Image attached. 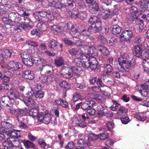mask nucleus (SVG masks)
<instances>
[{
	"instance_id": "f257e3e1",
	"label": "nucleus",
	"mask_w": 149,
	"mask_h": 149,
	"mask_svg": "<svg viewBox=\"0 0 149 149\" xmlns=\"http://www.w3.org/2000/svg\"><path fill=\"white\" fill-rule=\"evenodd\" d=\"M121 57L118 58V62L122 69L127 71H129V68L134 65L136 64L135 59L132 57H129L128 54L123 52H121Z\"/></svg>"
},
{
	"instance_id": "f03ea898",
	"label": "nucleus",
	"mask_w": 149,
	"mask_h": 149,
	"mask_svg": "<svg viewBox=\"0 0 149 149\" xmlns=\"http://www.w3.org/2000/svg\"><path fill=\"white\" fill-rule=\"evenodd\" d=\"M79 51L81 52L83 56H96L98 55L97 50L93 46H90L85 44L83 41Z\"/></svg>"
},
{
	"instance_id": "7ed1b4c3",
	"label": "nucleus",
	"mask_w": 149,
	"mask_h": 149,
	"mask_svg": "<svg viewBox=\"0 0 149 149\" xmlns=\"http://www.w3.org/2000/svg\"><path fill=\"white\" fill-rule=\"evenodd\" d=\"M92 23L91 28L95 33L98 32L101 29V22L99 18L94 15H91L88 21Z\"/></svg>"
},
{
	"instance_id": "20e7f679",
	"label": "nucleus",
	"mask_w": 149,
	"mask_h": 149,
	"mask_svg": "<svg viewBox=\"0 0 149 149\" xmlns=\"http://www.w3.org/2000/svg\"><path fill=\"white\" fill-rule=\"evenodd\" d=\"M11 138H7V140L3 143V149H23L19 146L20 143L18 141H13V143L10 140Z\"/></svg>"
},
{
	"instance_id": "39448f33",
	"label": "nucleus",
	"mask_w": 149,
	"mask_h": 149,
	"mask_svg": "<svg viewBox=\"0 0 149 149\" xmlns=\"http://www.w3.org/2000/svg\"><path fill=\"white\" fill-rule=\"evenodd\" d=\"M22 67V64L19 62L15 61H10L9 63L6 64H0V69L1 68H6L8 70L13 72L18 70Z\"/></svg>"
},
{
	"instance_id": "423d86ee",
	"label": "nucleus",
	"mask_w": 149,
	"mask_h": 149,
	"mask_svg": "<svg viewBox=\"0 0 149 149\" xmlns=\"http://www.w3.org/2000/svg\"><path fill=\"white\" fill-rule=\"evenodd\" d=\"M74 62L79 67H82L84 68H88L90 66V63L88 59H84V57L80 59L77 57L74 59Z\"/></svg>"
},
{
	"instance_id": "0eeeda50",
	"label": "nucleus",
	"mask_w": 149,
	"mask_h": 149,
	"mask_svg": "<svg viewBox=\"0 0 149 149\" xmlns=\"http://www.w3.org/2000/svg\"><path fill=\"white\" fill-rule=\"evenodd\" d=\"M79 44H77V46L78 48V50L74 48H72L69 50L68 51L69 53L72 55H77V56L79 57L80 59L83 57V55L82 54L81 52L79 51V49L81 48V45L83 44V41H78Z\"/></svg>"
},
{
	"instance_id": "6e6552de",
	"label": "nucleus",
	"mask_w": 149,
	"mask_h": 149,
	"mask_svg": "<svg viewBox=\"0 0 149 149\" xmlns=\"http://www.w3.org/2000/svg\"><path fill=\"white\" fill-rule=\"evenodd\" d=\"M8 109V113L13 116H16L17 120L18 121H19V117L22 116L24 113V110L20 109L17 110L13 107H10Z\"/></svg>"
},
{
	"instance_id": "1a4fd4ad",
	"label": "nucleus",
	"mask_w": 149,
	"mask_h": 149,
	"mask_svg": "<svg viewBox=\"0 0 149 149\" xmlns=\"http://www.w3.org/2000/svg\"><path fill=\"white\" fill-rule=\"evenodd\" d=\"M141 14V13L139 11L137 8L135 6H132L129 8V15L130 19H137L139 15Z\"/></svg>"
},
{
	"instance_id": "9d476101",
	"label": "nucleus",
	"mask_w": 149,
	"mask_h": 149,
	"mask_svg": "<svg viewBox=\"0 0 149 149\" xmlns=\"http://www.w3.org/2000/svg\"><path fill=\"white\" fill-rule=\"evenodd\" d=\"M133 33L130 30H125L123 31L120 34V38L121 40L128 41L132 38Z\"/></svg>"
},
{
	"instance_id": "9b49d317",
	"label": "nucleus",
	"mask_w": 149,
	"mask_h": 149,
	"mask_svg": "<svg viewBox=\"0 0 149 149\" xmlns=\"http://www.w3.org/2000/svg\"><path fill=\"white\" fill-rule=\"evenodd\" d=\"M145 49L143 51L140 56L141 59L143 60H146L149 59V42L146 41L144 44Z\"/></svg>"
},
{
	"instance_id": "f8f14e48",
	"label": "nucleus",
	"mask_w": 149,
	"mask_h": 149,
	"mask_svg": "<svg viewBox=\"0 0 149 149\" xmlns=\"http://www.w3.org/2000/svg\"><path fill=\"white\" fill-rule=\"evenodd\" d=\"M51 116L49 114L43 115L42 113H40L38 116V121L46 124H48L51 121Z\"/></svg>"
},
{
	"instance_id": "ddd939ff",
	"label": "nucleus",
	"mask_w": 149,
	"mask_h": 149,
	"mask_svg": "<svg viewBox=\"0 0 149 149\" xmlns=\"http://www.w3.org/2000/svg\"><path fill=\"white\" fill-rule=\"evenodd\" d=\"M11 50L8 49L0 50V64L2 65L3 63L4 58H6L10 57L11 55Z\"/></svg>"
},
{
	"instance_id": "4468645a",
	"label": "nucleus",
	"mask_w": 149,
	"mask_h": 149,
	"mask_svg": "<svg viewBox=\"0 0 149 149\" xmlns=\"http://www.w3.org/2000/svg\"><path fill=\"white\" fill-rule=\"evenodd\" d=\"M41 71L43 70L45 75L52 77L54 75V70L52 66L47 65H43Z\"/></svg>"
},
{
	"instance_id": "2eb2a0df",
	"label": "nucleus",
	"mask_w": 149,
	"mask_h": 149,
	"mask_svg": "<svg viewBox=\"0 0 149 149\" xmlns=\"http://www.w3.org/2000/svg\"><path fill=\"white\" fill-rule=\"evenodd\" d=\"M35 14V18L36 21H40L41 20L45 21L47 16V13L45 11H38L36 12Z\"/></svg>"
},
{
	"instance_id": "dca6fc26",
	"label": "nucleus",
	"mask_w": 149,
	"mask_h": 149,
	"mask_svg": "<svg viewBox=\"0 0 149 149\" xmlns=\"http://www.w3.org/2000/svg\"><path fill=\"white\" fill-rule=\"evenodd\" d=\"M144 48V45H135L133 51L135 55L137 57H140L142 54Z\"/></svg>"
},
{
	"instance_id": "f3484780",
	"label": "nucleus",
	"mask_w": 149,
	"mask_h": 149,
	"mask_svg": "<svg viewBox=\"0 0 149 149\" xmlns=\"http://www.w3.org/2000/svg\"><path fill=\"white\" fill-rule=\"evenodd\" d=\"M72 124L76 126L82 128L85 127L87 126V123L82 120H78L77 118H74L72 121Z\"/></svg>"
},
{
	"instance_id": "a211bd4d",
	"label": "nucleus",
	"mask_w": 149,
	"mask_h": 149,
	"mask_svg": "<svg viewBox=\"0 0 149 149\" xmlns=\"http://www.w3.org/2000/svg\"><path fill=\"white\" fill-rule=\"evenodd\" d=\"M19 95V92L16 90H14L12 92H9L7 93V96L11 103L12 100H14Z\"/></svg>"
},
{
	"instance_id": "6ab92c4d",
	"label": "nucleus",
	"mask_w": 149,
	"mask_h": 149,
	"mask_svg": "<svg viewBox=\"0 0 149 149\" xmlns=\"http://www.w3.org/2000/svg\"><path fill=\"white\" fill-rule=\"evenodd\" d=\"M13 75V73L9 71L6 72L3 77H2V79L3 82L8 83L10 81V80Z\"/></svg>"
},
{
	"instance_id": "aec40b11",
	"label": "nucleus",
	"mask_w": 149,
	"mask_h": 149,
	"mask_svg": "<svg viewBox=\"0 0 149 149\" xmlns=\"http://www.w3.org/2000/svg\"><path fill=\"white\" fill-rule=\"evenodd\" d=\"M71 28L70 31V33L71 35L73 37L77 38L79 33L78 32L77 29L76 28L75 24H70Z\"/></svg>"
},
{
	"instance_id": "412c9836",
	"label": "nucleus",
	"mask_w": 149,
	"mask_h": 149,
	"mask_svg": "<svg viewBox=\"0 0 149 149\" xmlns=\"http://www.w3.org/2000/svg\"><path fill=\"white\" fill-rule=\"evenodd\" d=\"M7 134L8 136L11 137V138L17 137L18 138L21 137L20 131L18 130H11L10 131H9Z\"/></svg>"
},
{
	"instance_id": "4be33fe9",
	"label": "nucleus",
	"mask_w": 149,
	"mask_h": 149,
	"mask_svg": "<svg viewBox=\"0 0 149 149\" xmlns=\"http://www.w3.org/2000/svg\"><path fill=\"white\" fill-rule=\"evenodd\" d=\"M22 75L25 79L29 80L33 79L34 78L33 72L31 70L25 71L23 72Z\"/></svg>"
},
{
	"instance_id": "5701e85b",
	"label": "nucleus",
	"mask_w": 149,
	"mask_h": 149,
	"mask_svg": "<svg viewBox=\"0 0 149 149\" xmlns=\"http://www.w3.org/2000/svg\"><path fill=\"white\" fill-rule=\"evenodd\" d=\"M134 118L140 121H143L147 118L146 114L144 113H136L134 116Z\"/></svg>"
},
{
	"instance_id": "b1692460",
	"label": "nucleus",
	"mask_w": 149,
	"mask_h": 149,
	"mask_svg": "<svg viewBox=\"0 0 149 149\" xmlns=\"http://www.w3.org/2000/svg\"><path fill=\"white\" fill-rule=\"evenodd\" d=\"M103 72L105 74L109 75L113 71V68L110 64H104Z\"/></svg>"
},
{
	"instance_id": "393cba45",
	"label": "nucleus",
	"mask_w": 149,
	"mask_h": 149,
	"mask_svg": "<svg viewBox=\"0 0 149 149\" xmlns=\"http://www.w3.org/2000/svg\"><path fill=\"white\" fill-rule=\"evenodd\" d=\"M110 14V10L107 9L105 10H103L99 13L100 17H102L104 19L107 18Z\"/></svg>"
},
{
	"instance_id": "a878e982",
	"label": "nucleus",
	"mask_w": 149,
	"mask_h": 149,
	"mask_svg": "<svg viewBox=\"0 0 149 149\" xmlns=\"http://www.w3.org/2000/svg\"><path fill=\"white\" fill-rule=\"evenodd\" d=\"M66 0V2L64 1L63 3L65 8V9H66V8H67L66 11H68V10L69 11H70L73 6L74 3L73 2V0Z\"/></svg>"
},
{
	"instance_id": "bb28decb",
	"label": "nucleus",
	"mask_w": 149,
	"mask_h": 149,
	"mask_svg": "<svg viewBox=\"0 0 149 149\" xmlns=\"http://www.w3.org/2000/svg\"><path fill=\"white\" fill-rule=\"evenodd\" d=\"M37 27L43 31H45L48 27L47 23L44 22L43 21H41L37 25Z\"/></svg>"
},
{
	"instance_id": "cd10ccee",
	"label": "nucleus",
	"mask_w": 149,
	"mask_h": 149,
	"mask_svg": "<svg viewBox=\"0 0 149 149\" xmlns=\"http://www.w3.org/2000/svg\"><path fill=\"white\" fill-rule=\"evenodd\" d=\"M58 45L57 42L56 40L53 39L50 40L48 44L49 47L51 50H54L57 49Z\"/></svg>"
},
{
	"instance_id": "c85d7f7f",
	"label": "nucleus",
	"mask_w": 149,
	"mask_h": 149,
	"mask_svg": "<svg viewBox=\"0 0 149 149\" xmlns=\"http://www.w3.org/2000/svg\"><path fill=\"white\" fill-rule=\"evenodd\" d=\"M91 102H92V104H93L94 102L91 101H86L84 102H81V108L84 110H87L88 108L91 107V106L90 105V104L91 103Z\"/></svg>"
},
{
	"instance_id": "c756f323",
	"label": "nucleus",
	"mask_w": 149,
	"mask_h": 149,
	"mask_svg": "<svg viewBox=\"0 0 149 149\" xmlns=\"http://www.w3.org/2000/svg\"><path fill=\"white\" fill-rule=\"evenodd\" d=\"M40 113H38V108H33L30 110L29 112V114L30 116L33 117H38V116Z\"/></svg>"
},
{
	"instance_id": "7c9ffc66",
	"label": "nucleus",
	"mask_w": 149,
	"mask_h": 149,
	"mask_svg": "<svg viewBox=\"0 0 149 149\" xmlns=\"http://www.w3.org/2000/svg\"><path fill=\"white\" fill-rule=\"evenodd\" d=\"M95 56H85L84 57V59H88L89 63L97 64L98 62L97 59L94 57Z\"/></svg>"
},
{
	"instance_id": "2f4dec72",
	"label": "nucleus",
	"mask_w": 149,
	"mask_h": 149,
	"mask_svg": "<svg viewBox=\"0 0 149 149\" xmlns=\"http://www.w3.org/2000/svg\"><path fill=\"white\" fill-rule=\"evenodd\" d=\"M2 125L5 127L6 130L7 134L14 128V126L13 125L7 122H4L2 123Z\"/></svg>"
},
{
	"instance_id": "473e14b6",
	"label": "nucleus",
	"mask_w": 149,
	"mask_h": 149,
	"mask_svg": "<svg viewBox=\"0 0 149 149\" xmlns=\"http://www.w3.org/2000/svg\"><path fill=\"white\" fill-rule=\"evenodd\" d=\"M123 69V70H122V71L120 70L119 72L115 71L113 72L112 74L113 77L115 78H119L121 76L124 75L125 76V73L127 71Z\"/></svg>"
},
{
	"instance_id": "72a5a7b5",
	"label": "nucleus",
	"mask_w": 149,
	"mask_h": 149,
	"mask_svg": "<svg viewBox=\"0 0 149 149\" xmlns=\"http://www.w3.org/2000/svg\"><path fill=\"white\" fill-rule=\"evenodd\" d=\"M98 49L102 54L105 56H107L109 54V51L103 45L99 46Z\"/></svg>"
},
{
	"instance_id": "f704fd0d",
	"label": "nucleus",
	"mask_w": 149,
	"mask_h": 149,
	"mask_svg": "<svg viewBox=\"0 0 149 149\" xmlns=\"http://www.w3.org/2000/svg\"><path fill=\"white\" fill-rule=\"evenodd\" d=\"M55 64L56 66L59 67L64 64V60L62 57H58L55 59Z\"/></svg>"
},
{
	"instance_id": "c9c22d12",
	"label": "nucleus",
	"mask_w": 149,
	"mask_h": 149,
	"mask_svg": "<svg viewBox=\"0 0 149 149\" xmlns=\"http://www.w3.org/2000/svg\"><path fill=\"white\" fill-rule=\"evenodd\" d=\"M143 66L144 71L147 73L149 72V59H146V60H143Z\"/></svg>"
},
{
	"instance_id": "e433bc0d",
	"label": "nucleus",
	"mask_w": 149,
	"mask_h": 149,
	"mask_svg": "<svg viewBox=\"0 0 149 149\" xmlns=\"http://www.w3.org/2000/svg\"><path fill=\"white\" fill-rule=\"evenodd\" d=\"M1 104L3 106L5 107L8 106L9 102L10 103L9 99L8 96H4L1 98Z\"/></svg>"
},
{
	"instance_id": "4c0bfd02",
	"label": "nucleus",
	"mask_w": 149,
	"mask_h": 149,
	"mask_svg": "<svg viewBox=\"0 0 149 149\" xmlns=\"http://www.w3.org/2000/svg\"><path fill=\"white\" fill-rule=\"evenodd\" d=\"M55 103L58 105H60L64 107H67L68 106L67 102L63 99H59L55 100Z\"/></svg>"
},
{
	"instance_id": "58836bf2",
	"label": "nucleus",
	"mask_w": 149,
	"mask_h": 149,
	"mask_svg": "<svg viewBox=\"0 0 149 149\" xmlns=\"http://www.w3.org/2000/svg\"><path fill=\"white\" fill-rule=\"evenodd\" d=\"M121 30V28L120 27L117 25H114L112 28V33L115 35L119 34Z\"/></svg>"
},
{
	"instance_id": "ea45409f",
	"label": "nucleus",
	"mask_w": 149,
	"mask_h": 149,
	"mask_svg": "<svg viewBox=\"0 0 149 149\" xmlns=\"http://www.w3.org/2000/svg\"><path fill=\"white\" fill-rule=\"evenodd\" d=\"M149 39H148L146 41H149ZM144 39L143 38L141 37V36H138L136 37L135 38L134 40V43H139L140 44V45H144V43L146 41V40L145 42L144 41Z\"/></svg>"
},
{
	"instance_id": "a19ab883",
	"label": "nucleus",
	"mask_w": 149,
	"mask_h": 149,
	"mask_svg": "<svg viewBox=\"0 0 149 149\" xmlns=\"http://www.w3.org/2000/svg\"><path fill=\"white\" fill-rule=\"evenodd\" d=\"M33 95L37 98H42L44 96V93L41 90L36 91L34 92Z\"/></svg>"
},
{
	"instance_id": "79ce46f5",
	"label": "nucleus",
	"mask_w": 149,
	"mask_h": 149,
	"mask_svg": "<svg viewBox=\"0 0 149 149\" xmlns=\"http://www.w3.org/2000/svg\"><path fill=\"white\" fill-rule=\"evenodd\" d=\"M23 63L27 66H31L33 64V60L31 56L25 60H23Z\"/></svg>"
},
{
	"instance_id": "37998d69",
	"label": "nucleus",
	"mask_w": 149,
	"mask_h": 149,
	"mask_svg": "<svg viewBox=\"0 0 149 149\" xmlns=\"http://www.w3.org/2000/svg\"><path fill=\"white\" fill-rule=\"evenodd\" d=\"M24 22L23 28L24 29H26L30 26L29 24L31 22V19L29 18L26 17H24Z\"/></svg>"
},
{
	"instance_id": "c03bdc74",
	"label": "nucleus",
	"mask_w": 149,
	"mask_h": 149,
	"mask_svg": "<svg viewBox=\"0 0 149 149\" xmlns=\"http://www.w3.org/2000/svg\"><path fill=\"white\" fill-rule=\"evenodd\" d=\"M54 7L56 8H61V10L65 11L67 10V8L65 9L64 4H62L61 3L58 2L56 3L53 6Z\"/></svg>"
},
{
	"instance_id": "a18cd8bd",
	"label": "nucleus",
	"mask_w": 149,
	"mask_h": 149,
	"mask_svg": "<svg viewBox=\"0 0 149 149\" xmlns=\"http://www.w3.org/2000/svg\"><path fill=\"white\" fill-rule=\"evenodd\" d=\"M76 66L72 67L71 68L72 71L75 75H78L80 71V67H79L76 65Z\"/></svg>"
},
{
	"instance_id": "49530a36",
	"label": "nucleus",
	"mask_w": 149,
	"mask_h": 149,
	"mask_svg": "<svg viewBox=\"0 0 149 149\" xmlns=\"http://www.w3.org/2000/svg\"><path fill=\"white\" fill-rule=\"evenodd\" d=\"M60 86L65 89H68L70 88V85L65 81H63L60 83Z\"/></svg>"
},
{
	"instance_id": "de8ad7c7",
	"label": "nucleus",
	"mask_w": 149,
	"mask_h": 149,
	"mask_svg": "<svg viewBox=\"0 0 149 149\" xmlns=\"http://www.w3.org/2000/svg\"><path fill=\"white\" fill-rule=\"evenodd\" d=\"M20 55L22 58L23 61V60H25V59L31 56V54L27 52H22Z\"/></svg>"
},
{
	"instance_id": "09e8293b",
	"label": "nucleus",
	"mask_w": 149,
	"mask_h": 149,
	"mask_svg": "<svg viewBox=\"0 0 149 149\" xmlns=\"http://www.w3.org/2000/svg\"><path fill=\"white\" fill-rule=\"evenodd\" d=\"M22 142L25 147L28 149L31 147H32L34 146L33 143L28 140L23 141Z\"/></svg>"
},
{
	"instance_id": "8fccbe9b",
	"label": "nucleus",
	"mask_w": 149,
	"mask_h": 149,
	"mask_svg": "<svg viewBox=\"0 0 149 149\" xmlns=\"http://www.w3.org/2000/svg\"><path fill=\"white\" fill-rule=\"evenodd\" d=\"M87 15V14L85 11L79 12L77 17L82 20H84L86 18Z\"/></svg>"
},
{
	"instance_id": "3c124183",
	"label": "nucleus",
	"mask_w": 149,
	"mask_h": 149,
	"mask_svg": "<svg viewBox=\"0 0 149 149\" xmlns=\"http://www.w3.org/2000/svg\"><path fill=\"white\" fill-rule=\"evenodd\" d=\"M98 138V134L97 135L92 133L88 136V141H92L97 139Z\"/></svg>"
},
{
	"instance_id": "603ef678",
	"label": "nucleus",
	"mask_w": 149,
	"mask_h": 149,
	"mask_svg": "<svg viewBox=\"0 0 149 149\" xmlns=\"http://www.w3.org/2000/svg\"><path fill=\"white\" fill-rule=\"evenodd\" d=\"M109 134L107 132H104L98 134V138L101 140H104L109 138Z\"/></svg>"
},
{
	"instance_id": "864d4df0",
	"label": "nucleus",
	"mask_w": 149,
	"mask_h": 149,
	"mask_svg": "<svg viewBox=\"0 0 149 149\" xmlns=\"http://www.w3.org/2000/svg\"><path fill=\"white\" fill-rule=\"evenodd\" d=\"M97 115L100 118H102L104 116L108 117L109 115V112L108 111L104 112L103 111H100L97 113Z\"/></svg>"
},
{
	"instance_id": "5fc2aeb1",
	"label": "nucleus",
	"mask_w": 149,
	"mask_h": 149,
	"mask_svg": "<svg viewBox=\"0 0 149 149\" xmlns=\"http://www.w3.org/2000/svg\"><path fill=\"white\" fill-rule=\"evenodd\" d=\"M140 22L136 24L135 26V28L139 32H141L143 28V23L142 20H140Z\"/></svg>"
},
{
	"instance_id": "6e6d98bb",
	"label": "nucleus",
	"mask_w": 149,
	"mask_h": 149,
	"mask_svg": "<svg viewBox=\"0 0 149 149\" xmlns=\"http://www.w3.org/2000/svg\"><path fill=\"white\" fill-rule=\"evenodd\" d=\"M54 18V16L52 15L49 12L47 13V16H46L45 19V22L47 21L50 22Z\"/></svg>"
},
{
	"instance_id": "4d7b16f0",
	"label": "nucleus",
	"mask_w": 149,
	"mask_h": 149,
	"mask_svg": "<svg viewBox=\"0 0 149 149\" xmlns=\"http://www.w3.org/2000/svg\"><path fill=\"white\" fill-rule=\"evenodd\" d=\"M52 80V77L45 75L44 77V80H42L43 83H46L47 84L50 83Z\"/></svg>"
},
{
	"instance_id": "13d9d810",
	"label": "nucleus",
	"mask_w": 149,
	"mask_h": 149,
	"mask_svg": "<svg viewBox=\"0 0 149 149\" xmlns=\"http://www.w3.org/2000/svg\"><path fill=\"white\" fill-rule=\"evenodd\" d=\"M140 86L143 90H149V80H147L145 84H141Z\"/></svg>"
},
{
	"instance_id": "bf43d9fd",
	"label": "nucleus",
	"mask_w": 149,
	"mask_h": 149,
	"mask_svg": "<svg viewBox=\"0 0 149 149\" xmlns=\"http://www.w3.org/2000/svg\"><path fill=\"white\" fill-rule=\"evenodd\" d=\"M89 8L91 10H93L97 11L99 9V7L97 3L95 2L91 5L89 6Z\"/></svg>"
},
{
	"instance_id": "052dcab7",
	"label": "nucleus",
	"mask_w": 149,
	"mask_h": 149,
	"mask_svg": "<svg viewBox=\"0 0 149 149\" xmlns=\"http://www.w3.org/2000/svg\"><path fill=\"white\" fill-rule=\"evenodd\" d=\"M42 2V4L45 7L52 6L53 3H52L50 2L49 0H41L40 1Z\"/></svg>"
},
{
	"instance_id": "680f3d73",
	"label": "nucleus",
	"mask_w": 149,
	"mask_h": 149,
	"mask_svg": "<svg viewBox=\"0 0 149 149\" xmlns=\"http://www.w3.org/2000/svg\"><path fill=\"white\" fill-rule=\"evenodd\" d=\"M141 7L146 10H149V1L141 2Z\"/></svg>"
},
{
	"instance_id": "e2e57ef3",
	"label": "nucleus",
	"mask_w": 149,
	"mask_h": 149,
	"mask_svg": "<svg viewBox=\"0 0 149 149\" xmlns=\"http://www.w3.org/2000/svg\"><path fill=\"white\" fill-rule=\"evenodd\" d=\"M91 28H88L87 30H83L81 32V34L84 36H88L90 35Z\"/></svg>"
},
{
	"instance_id": "0e129e2a",
	"label": "nucleus",
	"mask_w": 149,
	"mask_h": 149,
	"mask_svg": "<svg viewBox=\"0 0 149 149\" xmlns=\"http://www.w3.org/2000/svg\"><path fill=\"white\" fill-rule=\"evenodd\" d=\"M106 126L108 130L110 131L111 130V128H113L114 124L112 122L109 121L106 123Z\"/></svg>"
},
{
	"instance_id": "69168bd1",
	"label": "nucleus",
	"mask_w": 149,
	"mask_h": 149,
	"mask_svg": "<svg viewBox=\"0 0 149 149\" xmlns=\"http://www.w3.org/2000/svg\"><path fill=\"white\" fill-rule=\"evenodd\" d=\"M70 24H68L67 25L63 23L60 24V29H61V31H65L67 29V27L69 28L70 26L71 25Z\"/></svg>"
},
{
	"instance_id": "338daca9",
	"label": "nucleus",
	"mask_w": 149,
	"mask_h": 149,
	"mask_svg": "<svg viewBox=\"0 0 149 149\" xmlns=\"http://www.w3.org/2000/svg\"><path fill=\"white\" fill-rule=\"evenodd\" d=\"M81 97V95L78 93H76L73 95L72 100L73 102H75Z\"/></svg>"
},
{
	"instance_id": "774afa93",
	"label": "nucleus",
	"mask_w": 149,
	"mask_h": 149,
	"mask_svg": "<svg viewBox=\"0 0 149 149\" xmlns=\"http://www.w3.org/2000/svg\"><path fill=\"white\" fill-rule=\"evenodd\" d=\"M86 111L88 114L91 116H93L95 114V110L92 108L91 106V107L88 108Z\"/></svg>"
}]
</instances>
